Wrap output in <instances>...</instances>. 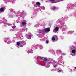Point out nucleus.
Listing matches in <instances>:
<instances>
[{"mask_svg": "<svg viewBox=\"0 0 76 76\" xmlns=\"http://www.w3.org/2000/svg\"><path fill=\"white\" fill-rule=\"evenodd\" d=\"M59 29V27H56L53 30V32H54L55 33H56V32H57V31H58V29Z\"/></svg>", "mask_w": 76, "mask_h": 76, "instance_id": "obj_1", "label": "nucleus"}, {"mask_svg": "<svg viewBox=\"0 0 76 76\" xmlns=\"http://www.w3.org/2000/svg\"><path fill=\"white\" fill-rule=\"evenodd\" d=\"M26 37L28 39H31V35H30L29 34H27Z\"/></svg>", "mask_w": 76, "mask_h": 76, "instance_id": "obj_2", "label": "nucleus"}, {"mask_svg": "<svg viewBox=\"0 0 76 76\" xmlns=\"http://www.w3.org/2000/svg\"><path fill=\"white\" fill-rule=\"evenodd\" d=\"M25 42L24 41H21L20 42V45L23 47L24 45V44H25Z\"/></svg>", "mask_w": 76, "mask_h": 76, "instance_id": "obj_3", "label": "nucleus"}, {"mask_svg": "<svg viewBox=\"0 0 76 76\" xmlns=\"http://www.w3.org/2000/svg\"><path fill=\"white\" fill-rule=\"evenodd\" d=\"M50 31V29L48 28H46L44 29V31L45 32H47V31H48L49 32Z\"/></svg>", "mask_w": 76, "mask_h": 76, "instance_id": "obj_4", "label": "nucleus"}, {"mask_svg": "<svg viewBox=\"0 0 76 76\" xmlns=\"http://www.w3.org/2000/svg\"><path fill=\"white\" fill-rule=\"evenodd\" d=\"M40 58L42 60H43V61H46L47 60V58H45L41 57H40Z\"/></svg>", "mask_w": 76, "mask_h": 76, "instance_id": "obj_5", "label": "nucleus"}, {"mask_svg": "<svg viewBox=\"0 0 76 76\" xmlns=\"http://www.w3.org/2000/svg\"><path fill=\"white\" fill-rule=\"evenodd\" d=\"M4 10V9L3 8H1L0 9V11L1 12H2Z\"/></svg>", "mask_w": 76, "mask_h": 76, "instance_id": "obj_6", "label": "nucleus"}, {"mask_svg": "<svg viewBox=\"0 0 76 76\" xmlns=\"http://www.w3.org/2000/svg\"><path fill=\"white\" fill-rule=\"evenodd\" d=\"M26 22H22V25H25V24H26Z\"/></svg>", "mask_w": 76, "mask_h": 76, "instance_id": "obj_7", "label": "nucleus"}, {"mask_svg": "<svg viewBox=\"0 0 76 76\" xmlns=\"http://www.w3.org/2000/svg\"><path fill=\"white\" fill-rule=\"evenodd\" d=\"M36 4L37 6H39L40 5V3L39 2H37L36 3Z\"/></svg>", "mask_w": 76, "mask_h": 76, "instance_id": "obj_8", "label": "nucleus"}, {"mask_svg": "<svg viewBox=\"0 0 76 76\" xmlns=\"http://www.w3.org/2000/svg\"><path fill=\"white\" fill-rule=\"evenodd\" d=\"M72 52L73 53H76V50H74V49L72 51Z\"/></svg>", "mask_w": 76, "mask_h": 76, "instance_id": "obj_9", "label": "nucleus"}, {"mask_svg": "<svg viewBox=\"0 0 76 76\" xmlns=\"http://www.w3.org/2000/svg\"><path fill=\"white\" fill-rule=\"evenodd\" d=\"M17 45L18 46H19V45H20V43L19 42H18L17 43Z\"/></svg>", "mask_w": 76, "mask_h": 76, "instance_id": "obj_10", "label": "nucleus"}, {"mask_svg": "<svg viewBox=\"0 0 76 76\" xmlns=\"http://www.w3.org/2000/svg\"><path fill=\"white\" fill-rule=\"evenodd\" d=\"M12 28H13V29H15V28H16V26H12Z\"/></svg>", "mask_w": 76, "mask_h": 76, "instance_id": "obj_11", "label": "nucleus"}, {"mask_svg": "<svg viewBox=\"0 0 76 76\" xmlns=\"http://www.w3.org/2000/svg\"><path fill=\"white\" fill-rule=\"evenodd\" d=\"M52 40L53 41H54L55 40V38L54 37H53L52 38Z\"/></svg>", "mask_w": 76, "mask_h": 76, "instance_id": "obj_12", "label": "nucleus"}, {"mask_svg": "<svg viewBox=\"0 0 76 76\" xmlns=\"http://www.w3.org/2000/svg\"><path fill=\"white\" fill-rule=\"evenodd\" d=\"M50 1H55V0H50Z\"/></svg>", "mask_w": 76, "mask_h": 76, "instance_id": "obj_13", "label": "nucleus"}, {"mask_svg": "<svg viewBox=\"0 0 76 76\" xmlns=\"http://www.w3.org/2000/svg\"><path fill=\"white\" fill-rule=\"evenodd\" d=\"M62 72V70H59V71L58 72V73H60V72Z\"/></svg>", "mask_w": 76, "mask_h": 76, "instance_id": "obj_14", "label": "nucleus"}, {"mask_svg": "<svg viewBox=\"0 0 76 76\" xmlns=\"http://www.w3.org/2000/svg\"><path fill=\"white\" fill-rule=\"evenodd\" d=\"M46 44H48V41H46Z\"/></svg>", "mask_w": 76, "mask_h": 76, "instance_id": "obj_15", "label": "nucleus"}, {"mask_svg": "<svg viewBox=\"0 0 76 76\" xmlns=\"http://www.w3.org/2000/svg\"><path fill=\"white\" fill-rule=\"evenodd\" d=\"M55 9H56V7H53V10H55Z\"/></svg>", "mask_w": 76, "mask_h": 76, "instance_id": "obj_16", "label": "nucleus"}, {"mask_svg": "<svg viewBox=\"0 0 76 76\" xmlns=\"http://www.w3.org/2000/svg\"><path fill=\"white\" fill-rule=\"evenodd\" d=\"M57 67L56 65H55V66H54V67Z\"/></svg>", "mask_w": 76, "mask_h": 76, "instance_id": "obj_17", "label": "nucleus"}, {"mask_svg": "<svg viewBox=\"0 0 76 76\" xmlns=\"http://www.w3.org/2000/svg\"><path fill=\"white\" fill-rule=\"evenodd\" d=\"M75 70H76V67H75Z\"/></svg>", "mask_w": 76, "mask_h": 76, "instance_id": "obj_18", "label": "nucleus"}, {"mask_svg": "<svg viewBox=\"0 0 76 76\" xmlns=\"http://www.w3.org/2000/svg\"><path fill=\"white\" fill-rule=\"evenodd\" d=\"M8 39L9 40V39Z\"/></svg>", "mask_w": 76, "mask_h": 76, "instance_id": "obj_19", "label": "nucleus"}, {"mask_svg": "<svg viewBox=\"0 0 76 76\" xmlns=\"http://www.w3.org/2000/svg\"><path fill=\"white\" fill-rule=\"evenodd\" d=\"M56 37H57V36H56Z\"/></svg>", "mask_w": 76, "mask_h": 76, "instance_id": "obj_20", "label": "nucleus"}]
</instances>
